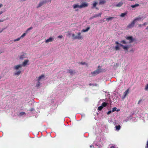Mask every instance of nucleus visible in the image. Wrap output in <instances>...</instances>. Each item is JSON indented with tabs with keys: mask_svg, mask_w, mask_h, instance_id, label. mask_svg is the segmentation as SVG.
I'll use <instances>...</instances> for the list:
<instances>
[{
	"mask_svg": "<svg viewBox=\"0 0 148 148\" xmlns=\"http://www.w3.org/2000/svg\"><path fill=\"white\" fill-rule=\"evenodd\" d=\"M102 71V70L101 69L100 66H98L97 69L95 71L92 72L89 74L90 76H95L100 73H101Z\"/></svg>",
	"mask_w": 148,
	"mask_h": 148,
	"instance_id": "1",
	"label": "nucleus"
},
{
	"mask_svg": "<svg viewBox=\"0 0 148 148\" xmlns=\"http://www.w3.org/2000/svg\"><path fill=\"white\" fill-rule=\"evenodd\" d=\"M29 61L28 60H25L23 62L22 64H19L15 66H14V68L15 69L17 70L19 69V68H21L22 66H25L27 64V63L29 62Z\"/></svg>",
	"mask_w": 148,
	"mask_h": 148,
	"instance_id": "2",
	"label": "nucleus"
},
{
	"mask_svg": "<svg viewBox=\"0 0 148 148\" xmlns=\"http://www.w3.org/2000/svg\"><path fill=\"white\" fill-rule=\"evenodd\" d=\"M77 36H75L74 34H72V38L73 40L78 39H82L83 37L81 35V33L80 32L78 33L77 34Z\"/></svg>",
	"mask_w": 148,
	"mask_h": 148,
	"instance_id": "3",
	"label": "nucleus"
},
{
	"mask_svg": "<svg viewBox=\"0 0 148 148\" xmlns=\"http://www.w3.org/2000/svg\"><path fill=\"white\" fill-rule=\"evenodd\" d=\"M135 23V22L133 21L130 24H129L127 26V29L131 28L134 26Z\"/></svg>",
	"mask_w": 148,
	"mask_h": 148,
	"instance_id": "4",
	"label": "nucleus"
},
{
	"mask_svg": "<svg viewBox=\"0 0 148 148\" xmlns=\"http://www.w3.org/2000/svg\"><path fill=\"white\" fill-rule=\"evenodd\" d=\"M115 44H119L120 46L122 47L124 49L127 50L128 49V47L127 46H125L123 45L120 44L119 42H118L117 41H116L115 42Z\"/></svg>",
	"mask_w": 148,
	"mask_h": 148,
	"instance_id": "5",
	"label": "nucleus"
},
{
	"mask_svg": "<svg viewBox=\"0 0 148 148\" xmlns=\"http://www.w3.org/2000/svg\"><path fill=\"white\" fill-rule=\"evenodd\" d=\"M47 2V0H45V1H42L40 2L38 6H37V8H38L39 7L43 5L44 4L46 3Z\"/></svg>",
	"mask_w": 148,
	"mask_h": 148,
	"instance_id": "6",
	"label": "nucleus"
},
{
	"mask_svg": "<svg viewBox=\"0 0 148 148\" xmlns=\"http://www.w3.org/2000/svg\"><path fill=\"white\" fill-rule=\"evenodd\" d=\"M125 38L127 40H129L130 43H132L134 41V39L132 36H128Z\"/></svg>",
	"mask_w": 148,
	"mask_h": 148,
	"instance_id": "7",
	"label": "nucleus"
},
{
	"mask_svg": "<svg viewBox=\"0 0 148 148\" xmlns=\"http://www.w3.org/2000/svg\"><path fill=\"white\" fill-rule=\"evenodd\" d=\"M88 5V3L86 2L82 3L81 5H80V7L81 8H83L86 7Z\"/></svg>",
	"mask_w": 148,
	"mask_h": 148,
	"instance_id": "8",
	"label": "nucleus"
},
{
	"mask_svg": "<svg viewBox=\"0 0 148 148\" xmlns=\"http://www.w3.org/2000/svg\"><path fill=\"white\" fill-rule=\"evenodd\" d=\"M129 89H127L126 91L124 93L123 95V98H125L126 96L129 94Z\"/></svg>",
	"mask_w": 148,
	"mask_h": 148,
	"instance_id": "9",
	"label": "nucleus"
},
{
	"mask_svg": "<svg viewBox=\"0 0 148 148\" xmlns=\"http://www.w3.org/2000/svg\"><path fill=\"white\" fill-rule=\"evenodd\" d=\"M123 4V2L122 1H120L116 5H114V6L115 7L119 8L121 7Z\"/></svg>",
	"mask_w": 148,
	"mask_h": 148,
	"instance_id": "10",
	"label": "nucleus"
},
{
	"mask_svg": "<svg viewBox=\"0 0 148 148\" xmlns=\"http://www.w3.org/2000/svg\"><path fill=\"white\" fill-rule=\"evenodd\" d=\"M54 38L52 37H50L48 39H47L45 41V42L46 43H48L50 42H51L53 41Z\"/></svg>",
	"mask_w": 148,
	"mask_h": 148,
	"instance_id": "11",
	"label": "nucleus"
},
{
	"mask_svg": "<svg viewBox=\"0 0 148 148\" xmlns=\"http://www.w3.org/2000/svg\"><path fill=\"white\" fill-rule=\"evenodd\" d=\"M45 76L44 75L42 74L38 77V80L41 81V79H44Z\"/></svg>",
	"mask_w": 148,
	"mask_h": 148,
	"instance_id": "12",
	"label": "nucleus"
},
{
	"mask_svg": "<svg viewBox=\"0 0 148 148\" xmlns=\"http://www.w3.org/2000/svg\"><path fill=\"white\" fill-rule=\"evenodd\" d=\"M117 45L115 46L114 48V49L116 51H118L120 49V45L119 44H116Z\"/></svg>",
	"mask_w": 148,
	"mask_h": 148,
	"instance_id": "13",
	"label": "nucleus"
},
{
	"mask_svg": "<svg viewBox=\"0 0 148 148\" xmlns=\"http://www.w3.org/2000/svg\"><path fill=\"white\" fill-rule=\"evenodd\" d=\"M94 3L92 4V9L96 7V5L97 4V2L96 1H94Z\"/></svg>",
	"mask_w": 148,
	"mask_h": 148,
	"instance_id": "14",
	"label": "nucleus"
},
{
	"mask_svg": "<svg viewBox=\"0 0 148 148\" xmlns=\"http://www.w3.org/2000/svg\"><path fill=\"white\" fill-rule=\"evenodd\" d=\"M73 7L74 9H75L77 8H79L81 9V8L80 7V5H78V4H75L73 5Z\"/></svg>",
	"mask_w": 148,
	"mask_h": 148,
	"instance_id": "15",
	"label": "nucleus"
},
{
	"mask_svg": "<svg viewBox=\"0 0 148 148\" xmlns=\"http://www.w3.org/2000/svg\"><path fill=\"white\" fill-rule=\"evenodd\" d=\"M106 2L105 0H100L99 4V5H102L104 4Z\"/></svg>",
	"mask_w": 148,
	"mask_h": 148,
	"instance_id": "16",
	"label": "nucleus"
},
{
	"mask_svg": "<svg viewBox=\"0 0 148 148\" xmlns=\"http://www.w3.org/2000/svg\"><path fill=\"white\" fill-rule=\"evenodd\" d=\"M21 72V70H19L18 71L15 72L14 73V75H19Z\"/></svg>",
	"mask_w": 148,
	"mask_h": 148,
	"instance_id": "17",
	"label": "nucleus"
},
{
	"mask_svg": "<svg viewBox=\"0 0 148 148\" xmlns=\"http://www.w3.org/2000/svg\"><path fill=\"white\" fill-rule=\"evenodd\" d=\"M26 55V54L25 53H23L19 57L20 59H23L25 58V56Z\"/></svg>",
	"mask_w": 148,
	"mask_h": 148,
	"instance_id": "18",
	"label": "nucleus"
},
{
	"mask_svg": "<svg viewBox=\"0 0 148 148\" xmlns=\"http://www.w3.org/2000/svg\"><path fill=\"white\" fill-rule=\"evenodd\" d=\"M102 14L101 13H99L98 14H95L93 16V18H96L98 17H101Z\"/></svg>",
	"mask_w": 148,
	"mask_h": 148,
	"instance_id": "19",
	"label": "nucleus"
},
{
	"mask_svg": "<svg viewBox=\"0 0 148 148\" xmlns=\"http://www.w3.org/2000/svg\"><path fill=\"white\" fill-rule=\"evenodd\" d=\"M69 73L71 75L74 74L75 73V71H73L71 69L69 70Z\"/></svg>",
	"mask_w": 148,
	"mask_h": 148,
	"instance_id": "20",
	"label": "nucleus"
},
{
	"mask_svg": "<svg viewBox=\"0 0 148 148\" xmlns=\"http://www.w3.org/2000/svg\"><path fill=\"white\" fill-rule=\"evenodd\" d=\"M139 5L138 4V3H136V4H135L134 5H132L131 6V7L133 8H135L136 7H137L138 6H139Z\"/></svg>",
	"mask_w": 148,
	"mask_h": 148,
	"instance_id": "21",
	"label": "nucleus"
},
{
	"mask_svg": "<svg viewBox=\"0 0 148 148\" xmlns=\"http://www.w3.org/2000/svg\"><path fill=\"white\" fill-rule=\"evenodd\" d=\"M114 18V17H111L106 18V21L108 22L110 20H112Z\"/></svg>",
	"mask_w": 148,
	"mask_h": 148,
	"instance_id": "22",
	"label": "nucleus"
},
{
	"mask_svg": "<svg viewBox=\"0 0 148 148\" xmlns=\"http://www.w3.org/2000/svg\"><path fill=\"white\" fill-rule=\"evenodd\" d=\"M108 103H106V102H103L101 104V106L103 107H106L107 104H108Z\"/></svg>",
	"mask_w": 148,
	"mask_h": 148,
	"instance_id": "23",
	"label": "nucleus"
},
{
	"mask_svg": "<svg viewBox=\"0 0 148 148\" xmlns=\"http://www.w3.org/2000/svg\"><path fill=\"white\" fill-rule=\"evenodd\" d=\"M121 128V127L120 125H116L115 126V128L116 130L118 131L120 130Z\"/></svg>",
	"mask_w": 148,
	"mask_h": 148,
	"instance_id": "24",
	"label": "nucleus"
},
{
	"mask_svg": "<svg viewBox=\"0 0 148 148\" xmlns=\"http://www.w3.org/2000/svg\"><path fill=\"white\" fill-rule=\"evenodd\" d=\"M90 27H88L86 29H83L82 30V31L83 32H87L90 29Z\"/></svg>",
	"mask_w": 148,
	"mask_h": 148,
	"instance_id": "25",
	"label": "nucleus"
},
{
	"mask_svg": "<svg viewBox=\"0 0 148 148\" xmlns=\"http://www.w3.org/2000/svg\"><path fill=\"white\" fill-rule=\"evenodd\" d=\"M127 14V12H125L123 13H121V15H120V16L121 17H124L125 16V15H126Z\"/></svg>",
	"mask_w": 148,
	"mask_h": 148,
	"instance_id": "26",
	"label": "nucleus"
},
{
	"mask_svg": "<svg viewBox=\"0 0 148 148\" xmlns=\"http://www.w3.org/2000/svg\"><path fill=\"white\" fill-rule=\"evenodd\" d=\"M36 80L37 81V83L36 84V86L38 87L40 86V81L38 80L37 79Z\"/></svg>",
	"mask_w": 148,
	"mask_h": 148,
	"instance_id": "27",
	"label": "nucleus"
},
{
	"mask_svg": "<svg viewBox=\"0 0 148 148\" xmlns=\"http://www.w3.org/2000/svg\"><path fill=\"white\" fill-rule=\"evenodd\" d=\"M121 43L125 44H127V43L125 40H122L120 41Z\"/></svg>",
	"mask_w": 148,
	"mask_h": 148,
	"instance_id": "28",
	"label": "nucleus"
},
{
	"mask_svg": "<svg viewBox=\"0 0 148 148\" xmlns=\"http://www.w3.org/2000/svg\"><path fill=\"white\" fill-rule=\"evenodd\" d=\"M141 19V18L140 17L136 18L134 20V21L135 23L137 21H139Z\"/></svg>",
	"mask_w": 148,
	"mask_h": 148,
	"instance_id": "29",
	"label": "nucleus"
},
{
	"mask_svg": "<svg viewBox=\"0 0 148 148\" xmlns=\"http://www.w3.org/2000/svg\"><path fill=\"white\" fill-rule=\"evenodd\" d=\"M27 32H26L25 33H24L21 36H20V38H23L25 36L26 34V33H27Z\"/></svg>",
	"mask_w": 148,
	"mask_h": 148,
	"instance_id": "30",
	"label": "nucleus"
},
{
	"mask_svg": "<svg viewBox=\"0 0 148 148\" xmlns=\"http://www.w3.org/2000/svg\"><path fill=\"white\" fill-rule=\"evenodd\" d=\"M103 108V107L101 105V106L99 107L98 108V110L99 111H101Z\"/></svg>",
	"mask_w": 148,
	"mask_h": 148,
	"instance_id": "31",
	"label": "nucleus"
},
{
	"mask_svg": "<svg viewBox=\"0 0 148 148\" xmlns=\"http://www.w3.org/2000/svg\"><path fill=\"white\" fill-rule=\"evenodd\" d=\"M32 29V27H30L29 28H28L27 30L26 31V32H28L29 31V30Z\"/></svg>",
	"mask_w": 148,
	"mask_h": 148,
	"instance_id": "32",
	"label": "nucleus"
},
{
	"mask_svg": "<svg viewBox=\"0 0 148 148\" xmlns=\"http://www.w3.org/2000/svg\"><path fill=\"white\" fill-rule=\"evenodd\" d=\"M20 39H21V38L19 37L16 39L14 40V42H15L16 41H19L20 40Z\"/></svg>",
	"mask_w": 148,
	"mask_h": 148,
	"instance_id": "33",
	"label": "nucleus"
},
{
	"mask_svg": "<svg viewBox=\"0 0 148 148\" xmlns=\"http://www.w3.org/2000/svg\"><path fill=\"white\" fill-rule=\"evenodd\" d=\"M80 64L82 65L86 64V65H87V64H86L85 62H81L80 63Z\"/></svg>",
	"mask_w": 148,
	"mask_h": 148,
	"instance_id": "34",
	"label": "nucleus"
},
{
	"mask_svg": "<svg viewBox=\"0 0 148 148\" xmlns=\"http://www.w3.org/2000/svg\"><path fill=\"white\" fill-rule=\"evenodd\" d=\"M116 107H114L112 108V110L113 112H114L116 110Z\"/></svg>",
	"mask_w": 148,
	"mask_h": 148,
	"instance_id": "35",
	"label": "nucleus"
},
{
	"mask_svg": "<svg viewBox=\"0 0 148 148\" xmlns=\"http://www.w3.org/2000/svg\"><path fill=\"white\" fill-rule=\"evenodd\" d=\"M145 90H148V84H147L145 88Z\"/></svg>",
	"mask_w": 148,
	"mask_h": 148,
	"instance_id": "36",
	"label": "nucleus"
},
{
	"mask_svg": "<svg viewBox=\"0 0 148 148\" xmlns=\"http://www.w3.org/2000/svg\"><path fill=\"white\" fill-rule=\"evenodd\" d=\"M58 38H62L63 37L62 35H60L58 36Z\"/></svg>",
	"mask_w": 148,
	"mask_h": 148,
	"instance_id": "37",
	"label": "nucleus"
},
{
	"mask_svg": "<svg viewBox=\"0 0 148 148\" xmlns=\"http://www.w3.org/2000/svg\"><path fill=\"white\" fill-rule=\"evenodd\" d=\"M112 112V111L111 110L109 111L107 113V114H110Z\"/></svg>",
	"mask_w": 148,
	"mask_h": 148,
	"instance_id": "38",
	"label": "nucleus"
},
{
	"mask_svg": "<svg viewBox=\"0 0 148 148\" xmlns=\"http://www.w3.org/2000/svg\"><path fill=\"white\" fill-rule=\"evenodd\" d=\"M34 109L33 108H31V109H30L29 110L31 112L34 111Z\"/></svg>",
	"mask_w": 148,
	"mask_h": 148,
	"instance_id": "39",
	"label": "nucleus"
},
{
	"mask_svg": "<svg viewBox=\"0 0 148 148\" xmlns=\"http://www.w3.org/2000/svg\"><path fill=\"white\" fill-rule=\"evenodd\" d=\"M147 22H145L144 23L143 25V26H145V25H147Z\"/></svg>",
	"mask_w": 148,
	"mask_h": 148,
	"instance_id": "40",
	"label": "nucleus"
},
{
	"mask_svg": "<svg viewBox=\"0 0 148 148\" xmlns=\"http://www.w3.org/2000/svg\"><path fill=\"white\" fill-rule=\"evenodd\" d=\"M4 29H5L4 28H3L2 29H0V33L2 32L3 31V30H4Z\"/></svg>",
	"mask_w": 148,
	"mask_h": 148,
	"instance_id": "41",
	"label": "nucleus"
},
{
	"mask_svg": "<svg viewBox=\"0 0 148 148\" xmlns=\"http://www.w3.org/2000/svg\"><path fill=\"white\" fill-rule=\"evenodd\" d=\"M141 101H142V99H140V100L138 101V104H139L140 103V102Z\"/></svg>",
	"mask_w": 148,
	"mask_h": 148,
	"instance_id": "42",
	"label": "nucleus"
},
{
	"mask_svg": "<svg viewBox=\"0 0 148 148\" xmlns=\"http://www.w3.org/2000/svg\"><path fill=\"white\" fill-rule=\"evenodd\" d=\"M142 26H143L142 25H141V24H139L138 25V27H141Z\"/></svg>",
	"mask_w": 148,
	"mask_h": 148,
	"instance_id": "43",
	"label": "nucleus"
},
{
	"mask_svg": "<svg viewBox=\"0 0 148 148\" xmlns=\"http://www.w3.org/2000/svg\"><path fill=\"white\" fill-rule=\"evenodd\" d=\"M4 21V20L2 19L0 20V22H3Z\"/></svg>",
	"mask_w": 148,
	"mask_h": 148,
	"instance_id": "44",
	"label": "nucleus"
},
{
	"mask_svg": "<svg viewBox=\"0 0 148 148\" xmlns=\"http://www.w3.org/2000/svg\"><path fill=\"white\" fill-rule=\"evenodd\" d=\"M3 6V5L2 4H0V8Z\"/></svg>",
	"mask_w": 148,
	"mask_h": 148,
	"instance_id": "45",
	"label": "nucleus"
},
{
	"mask_svg": "<svg viewBox=\"0 0 148 148\" xmlns=\"http://www.w3.org/2000/svg\"><path fill=\"white\" fill-rule=\"evenodd\" d=\"M110 148H114V147L113 146H112L110 147Z\"/></svg>",
	"mask_w": 148,
	"mask_h": 148,
	"instance_id": "46",
	"label": "nucleus"
},
{
	"mask_svg": "<svg viewBox=\"0 0 148 148\" xmlns=\"http://www.w3.org/2000/svg\"><path fill=\"white\" fill-rule=\"evenodd\" d=\"M146 29H148V26L146 28Z\"/></svg>",
	"mask_w": 148,
	"mask_h": 148,
	"instance_id": "47",
	"label": "nucleus"
},
{
	"mask_svg": "<svg viewBox=\"0 0 148 148\" xmlns=\"http://www.w3.org/2000/svg\"><path fill=\"white\" fill-rule=\"evenodd\" d=\"M95 8H96V9L97 10H98V8L97 7H95Z\"/></svg>",
	"mask_w": 148,
	"mask_h": 148,
	"instance_id": "48",
	"label": "nucleus"
},
{
	"mask_svg": "<svg viewBox=\"0 0 148 148\" xmlns=\"http://www.w3.org/2000/svg\"><path fill=\"white\" fill-rule=\"evenodd\" d=\"M68 34H69V35L71 34V33H69Z\"/></svg>",
	"mask_w": 148,
	"mask_h": 148,
	"instance_id": "49",
	"label": "nucleus"
},
{
	"mask_svg": "<svg viewBox=\"0 0 148 148\" xmlns=\"http://www.w3.org/2000/svg\"><path fill=\"white\" fill-rule=\"evenodd\" d=\"M25 113L24 112H23V113H22V115L24 114Z\"/></svg>",
	"mask_w": 148,
	"mask_h": 148,
	"instance_id": "50",
	"label": "nucleus"
},
{
	"mask_svg": "<svg viewBox=\"0 0 148 148\" xmlns=\"http://www.w3.org/2000/svg\"><path fill=\"white\" fill-rule=\"evenodd\" d=\"M89 85H92V84H89Z\"/></svg>",
	"mask_w": 148,
	"mask_h": 148,
	"instance_id": "51",
	"label": "nucleus"
},
{
	"mask_svg": "<svg viewBox=\"0 0 148 148\" xmlns=\"http://www.w3.org/2000/svg\"><path fill=\"white\" fill-rule=\"evenodd\" d=\"M1 77H0V79H1Z\"/></svg>",
	"mask_w": 148,
	"mask_h": 148,
	"instance_id": "52",
	"label": "nucleus"
},
{
	"mask_svg": "<svg viewBox=\"0 0 148 148\" xmlns=\"http://www.w3.org/2000/svg\"><path fill=\"white\" fill-rule=\"evenodd\" d=\"M91 146H90V147H91Z\"/></svg>",
	"mask_w": 148,
	"mask_h": 148,
	"instance_id": "53",
	"label": "nucleus"
}]
</instances>
